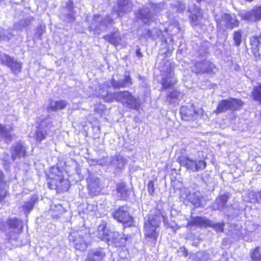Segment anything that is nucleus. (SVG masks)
Instances as JSON below:
<instances>
[{"label": "nucleus", "mask_w": 261, "mask_h": 261, "mask_svg": "<svg viewBox=\"0 0 261 261\" xmlns=\"http://www.w3.org/2000/svg\"><path fill=\"white\" fill-rule=\"evenodd\" d=\"M67 176V173L60 170L59 167H52L49 175L50 181L48 183V187L56 189L58 192L67 191L70 187Z\"/></svg>", "instance_id": "obj_1"}, {"label": "nucleus", "mask_w": 261, "mask_h": 261, "mask_svg": "<svg viewBox=\"0 0 261 261\" xmlns=\"http://www.w3.org/2000/svg\"><path fill=\"white\" fill-rule=\"evenodd\" d=\"M163 75L164 76L162 79L163 87L164 89L169 88L167 91V101L173 105L178 104L179 100L182 97V94L172 88V86L176 82L174 77L173 69L171 67L167 68L166 74Z\"/></svg>", "instance_id": "obj_2"}, {"label": "nucleus", "mask_w": 261, "mask_h": 261, "mask_svg": "<svg viewBox=\"0 0 261 261\" xmlns=\"http://www.w3.org/2000/svg\"><path fill=\"white\" fill-rule=\"evenodd\" d=\"M90 233L88 229L83 228L71 232L69 236L70 244L76 250L84 251L87 248Z\"/></svg>", "instance_id": "obj_3"}, {"label": "nucleus", "mask_w": 261, "mask_h": 261, "mask_svg": "<svg viewBox=\"0 0 261 261\" xmlns=\"http://www.w3.org/2000/svg\"><path fill=\"white\" fill-rule=\"evenodd\" d=\"M160 222L159 216L152 214L149 215L148 219L145 221L144 226V234L146 237L156 239L158 235L157 229Z\"/></svg>", "instance_id": "obj_4"}, {"label": "nucleus", "mask_w": 261, "mask_h": 261, "mask_svg": "<svg viewBox=\"0 0 261 261\" xmlns=\"http://www.w3.org/2000/svg\"><path fill=\"white\" fill-rule=\"evenodd\" d=\"M115 98L117 101L122 103L123 105L127 108L135 110H138L139 108V100L127 91L116 93Z\"/></svg>", "instance_id": "obj_5"}, {"label": "nucleus", "mask_w": 261, "mask_h": 261, "mask_svg": "<svg viewBox=\"0 0 261 261\" xmlns=\"http://www.w3.org/2000/svg\"><path fill=\"white\" fill-rule=\"evenodd\" d=\"M112 22V19L109 16H106L103 18L99 15H95L89 25V30L99 34L101 31L106 29L107 26L111 24Z\"/></svg>", "instance_id": "obj_6"}, {"label": "nucleus", "mask_w": 261, "mask_h": 261, "mask_svg": "<svg viewBox=\"0 0 261 261\" xmlns=\"http://www.w3.org/2000/svg\"><path fill=\"white\" fill-rule=\"evenodd\" d=\"M179 160V163L181 166L193 172L203 170L206 167V163L202 160L197 161L185 156H181Z\"/></svg>", "instance_id": "obj_7"}, {"label": "nucleus", "mask_w": 261, "mask_h": 261, "mask_svg": "<svg viewBox=\"0 0 261 261\" xmlns=\"http://www.w3.org/2000/svg\"><path fill=\"white\" fill-rule=\"evenodd\" d=\"M191 225H198L205 227H212L217 231L223 232L224 227V223H214L205 217H196L192 219L190 222Z\"/></svg>", "instance_id": "obj_8"}, {"label": "nucleus", "mask_w": 261, "mask_h": 261, "mask_svg": "<svg viewBox=\"0 0 261 261\" xmlns=\"http://www.w3.org/2000/svg\"><path fill=\"white\" fill-rule=\"evenodd\" d=\"M114 218L119 222L130 226L133 223V217L128 213V208L126 206H122L117 210L112 212Z\"/></svg>", "instance_id": "obj_9"}, {"label": "nucleus", "mask_w": 261, "mask_h": 261, "mask_svg": "<svg viewBox=\"0 0 261 261\" xmlns=\"http://www.w3.org/2000/svg\"><path fill=\"white\" fill-rule=\"evenodd\" d=\"M217 26L220 29H230L238 27L239 21L234 14H224L221 19L216 18Z\"/></svg>", "instance_id": "obj_10"}, {"label": "nucleus", "mask_w": 261, "mask_h": 261, "mask_svg": "<svg viewBox=\"0 0 261 261\" xmlns=\"http://www.w3.org/2000/svg\"><path fill=\"white\" fill-rule=\"evenodd\" d=\"M180 200L184 202H189L196 207L201 205L200 193L199 191L191 193L189 190L184 188L180 190Z\"/></svg>", "instance_id": "obj_11"}, {"label": "nucleus", "mask_w": 261, "mask_h": 261, "mask_svg": "<svg viewBox=\"0 0 261 261\" xmlns=\"http://www.w3.org/2000/svg\"><path fill=\"white\" fill-rule=\"evenodd\" d=\"M242 106L241 100L236 99L222 100L218 105L216 109L217 113L224 112L228 110L234 111Z\"/></svg>", "instance_id": "obj_12"}, {"label": "nucleus", "mask_w": 261, "mask_h": 261, "mask_svg": "<svg viewBox=\"0 0 261 261\" xmlns=\"http://www.w3.org/2000/svg\"><path fill=\"white\" fill-rule=\"evenodd\" d=\"M192 71L196 73H214L217 69L215 65L208 61L196 63L192 67Z\"/></svg>", "instance_id": "obj_13"}, {"label": "nucleus", "mask_w": 261, "mask_h": 261, "mask_svg": "<svg viewBox=\"0 0 261 261\" xmlns=\"http://www.w3.org/2000/svg\"><path fill=\"white\" fill-rule=\"evenodd\" d=\"M8 224L12 230L9 232V239L16 240L23 228V222L18 219H11L8 221Z\"/></svg>", "instance_id": "obj_14"}, {"label": "nucleus", "mask_w": 261, "mask_h": 261, "mask_svg": "<svg viewBox=\"0 0 261 261\" xmlns=\"http://www.w3.org/2000/svg\"><path fill=\"white\" fill-rule=\"evenodd\" d=\"M27 147L22 142L14 143L11 148L12 159L14 161L16 159L24 157L26 155Z\"/></svg>", "instance_id": "obj_15"}, {"label": "nucleus", "mask_w": 261, "mask_h": 261, "mask_svg": "<svg viewBox=\"0 0 261 261\" xmlns=\"http://www.w3.org/2000/svg\"><path fill=\"white\" fill-rule=\"evenodd\" d=\"M200 111H196L194 106L193 105H190L189 107H181L180 109V113L183 120L189 121L194 119L196 115H198Z\"/></svg>", "instance_id": "obj_16"}, {"label": "nucleus", "mask_w": 261, "mask_h": 261, "mask_svg": "<svg viewBox=\"0 0 261 261\" xmlns=\"http://www.w3.org/2000/svg\"><path fill=\"white\" fill-rule=\"evenodd\" d=\"M132 8V4L129 0H119L117 5L114 7L113 11L118 17H121L124 13L130 11Z\"/></svg>", "instance_id": "obj_17"}, {"label": "nucleus", "mask_w": 261, "mask_h": 261, "mask_svg": "<svg viewBox=\"0 0 261 261\" xmlns=\"http://www.w3.org/2000/svg\"><path fill=\"white\" fill-rule=\"evenodd\" d=\"M241 17L248 21H257L261 19V6L250 11H243L240 13Z\"/></svg>", "instance_id": "obj_18"}, {"label": "nucleus", "mask_w": 261, "mask_h": 261, "mask_svg": "<svg viewBox=\"0 0 261 261\" xmlns=\"http://www.w3.org/2000/svg\"><path fill=\"white\" fill-rule=\"evenodd\" d=\"M188 12L190 13L189 17L193 25H197L199 23L201 18V10L199 7L195 4L189 6Z\"/></svg>", "instance_id": "obj_19"}, {"label": "nucleus", "mask_w": 261, "mask_h": 261, "mask_svg": "<svg viewBox=\"0 0 261 261\" xmlns=\"http://www.w3.org/2000/svg\"><path fill=\"white\" fill-rule=\"evenodd\" d=\"M124 235L120 234L118 231H112L110 230L107 241L115 244L116 247L123 245L127 240L124 238Z\"/></svg>", "instance_id": "obj_20"}, {"label": "nucleus", "mask_w": 261, "mask_h": 261, "mask_svg": "<svg viewBox=\"0 0 261 261\" xmlns=\"http://www.w3.org/2000/svg\"><path fill=\"white\" fill-rule=\"evenodd\" d=\"M251 50L256 59L261 58V34L258 37H252L250 40Z\"/></svg>", "instance_id": "obj_21"}, {"label": "nucleus", "mask_w": 261, "mask_h": 261, "mask_svg": "<svg viewBox=\"0 0 261 261\" xmlns=\"http://www.w3.org/2000/svg\"><path fill=\"white\" fill-rule=\"evenodd\" d=\"M110 81L107 82L104 86H100V88L98 92V95L101 97L106 101L111 102L114 99H116L115 93H109L108 92V88L110 87Z\"/></svg>", "instance_id": "obj_22"}, {"label": "nucleus", "mask_w": 261, "mask_h": 261, "mask_svg": "<svg viewBox=\"0 0 261 261\" xmlns=\"http://www.w3.org/2000/svg\"><path fill=\"white\" fill-rule=\"evenodd\" d=\"M110 83L111 85L114 88L128 87L133 84L129 73L126 72L125 73L124 79L123 80H120L119 81H116L114 79H112L110 81Z\"/></svg>", "instance_id": "obj_23"}, {"label": "nucleus", "mask_w": 261, "mask_h": 261, "mask_svg": "<svg viewBox=\"0 0 261 261\" xmlns=\"http://www.w3.org/2000/svg\"><path fill=\"white\" fill-rule=\"evenodd\" d=\"M136 15L138 19L142 20L145 23L152 21L154 17L153 14L147 7L139 9L136 13Z\"/></svg>", "instance_id": "obj_24"}, {"label": "nucleus", "mask_w": 261, "mask_h": 261, "mask_svg": "<svg viewBox=\"0 0 261 261\" xmlns=\"http://www.w3.org/2000/svg\"><path fill=\"white\" fill-rule=\"evenodd\" d=\"M105 256L106 253L101 249L91 250L88 254L86 261H102Z\"/></svg>", "instance_id": "obj_25"}, {"label": "nucleus", "mask_w": 261, "mask_h": 261, "mask_svg": "<svg viewBox=\"0 0 261 261\" xmlns=\"http://www.w3.org/2000/svg\"><path fill=\"white\" fill-rule=\"evenodd\" d=\"M228 197L226 194H223L216 198L215 203L212 205V208L214 210L222 211L225 207L228 201Z\"/></svg>", "instance_id": "obj_26"}, {"label": "nucleus", "mask_w": 261, "mask_h": 261, "mask_svg": "<svg viewBox=\"0 0 261 261\" xmlns=\"http://www.w3.org/2000/svg\"><path fill=\"white\" fill-rule=\"evenodd\" d=\"M104 38L109 43L115 46L120 44L121 41L120 32L118 30L114 31L110 35L105 36Z\"/></svg>", "instance_id": "obj_27"}, {"label": "nucleus", "mask_w": 261, "mask_h": 261, "mask_svg": "<svg viewBox=\"0 0 261 261\" xmlns=\"http://www.w3.org/2000/svg\"><path fill=\"white\" fill-rule=\"evenodd\" d=\"M68 103V102L65 100L50 101L48 109L52 111H57L65 108Z\"/></svg>", "instance_id": "obj_28"}, {"label": "nucleus", "mask_w": 261, "mask_h": 261, "mask_svg": "<svg viewBox=\"0 0 261 261\" xmlns=\"http://www.w3.org/2000/svg\"><path fill=\"white\" fill-rule=\"evenodd\" d=\"M73 3L72 1H69L67 4V6L64 10L66 21L67 22H72L75 20V14L73 11Z\"/></svg>", "instance_id": "obj_29"}, {"label": "nucleus", "mask_w": 261, "mask_h": 261, "mask_svg": "<svg viewBox=\"0 0 261 261\" xmlns=\"http://www.w3.org/2000/svg\"><path fill=\"white\" fill-rule=\"evenodd\" d=\"M117 192L118 196L121 199H126L127 198L130 192V191L127 189L126 185L123 183L117 185Z\"/></svg>", "instance_id": "obj_30"}, {"label": "nucleus", "mask_w": 261, "mask_h": 261, "mask_svg": "<svg viewBox=\"0 0 261 261\" xmlns=\"http://www.w3.org/2000/svg\"><path fill=\"white\" fill-rule=\"evenodd\" d=\"M109 231L110 230L107 229L106 224L102 223L98 226L96 236L100 239L107 241Z\"/></svg>", "instance_id": "obj_31"}, {"label": "nucleus", "mask_w": 261, "mask_h": 261, "mask_svg": "<svg viewBox=\"0 0 261 261\" xmlns=\"http://www.w3.org/2000/svg\"><path fill=\"white\" fill-rule=\"evenodd\" d=\"M46 123V121L42 122L40 125V127L38 128L37 130H36L35 133V138L37 141L41 142L42 140L45 139L47 132L46 128L48 127V125L46 126L45 128L43 127Z\"/></svg>", "instance_id": "obj_32"}, {"label": "nucleus", "mask_w": 261, "mask_h": 261, "mask_svg": "<svg viewBox=\"0 0 261 261\" xmlns=\"http://www.w3.org/2000/svg\"><path fill=\"white\" fill-rule=\"evenodd\" d=\"M88 188L90 192L94 194H96L99 192V180L98 178L89 179Z\"/></svg>", "instance_id": "obj_33"}, {"label": "nucleus", "mask_w": 261, "mask_h": 261, "mask_svg": "<svg viewBox=\"0 0 261 261\" xmlns=\"http://www.w3.org/2000/svg\"><path fill=\"white\" fill-rule=\"evenodd\" d=\"M11 127H5L2 124H0V138L7 141H11Z\"/></svg>", "instance_id": "obj_34"}, {"label": "nucleus", "mask_w": 261, "mask_h": 261, "mask_svg": "<svg viewBox=\"0 0 261 261\" xmlns=\"http://www.w3.org/2000/svg\"><path fill=\"white\" fill-rule=\"evenodd\" d=\"M186 0H179L178 1H173L171 4V7L176 12L182 13L186 10Z\"/></svg>", "instance_id": "obj_35"}, {"label": "nucleus", "mask_w": 261, "mask_h": 261, "mask_svg": "<svg viewBox=\"0 0 261 261\" xmlns=\"http://www.w3.org/2000/svg\"><path fill=\"white\" fill-rule=\"evenodd\" d=\"M36 198L32 197L29 201H26L22 205L21 208L24 211V214L27 216L29 212L33 210Z\"/></svg>", "instance_id": "obj_36"}, {"label": "nucleus", "mask_w": 261, "mask_h": 261, "mask_svg": "<svg viewBox=\"0 0 261 261\" xmlns=\"http://www.w3.org/2000/svg\"><path fill=\"white\" fill-rule=\"evenodd\" d=\"M4 174L0 170V202H2L6 194V182L3 180Z\"/></svg>", "instance_id": "obj_37"}, {"label": "nucleus", "mask_w": 261, "mask_h": 261, "mask_svg": "<svg viewBox=\"0 0 261 261\" xmlns=\"http://www.w3.org/2000/svg\"><path fill=\"white\" fill-rule=\"evenodd\" d=\"M126 163V160L121 155L114 156L113 166L117 168H122Z\"/></svg>", "instance_id": "obj_38"}, {"label": "nucleus", "mask_w": 261, "mask_h": 261, "mask_svg": "<svg viewBox=\"0 0 261 261\" xmlns=\"http://www.w3.org/2000/svg\"><path fill=\"white\" fill-rule=\"evenodd\" d=\"M9 67L11 68L12 72L16 75L21 71L22 65L21 63L13 60Z\"/></svg>", "instance_id": "obj_39"}, {"label": "nucleus", "mask_w": 261, "mask_h": 261, "mask_svg": "<svg viewBox=\"0 0 261 261\" xmlns=\"http://www.w3.org/2000/svg\"><path fill=\"white\" fill-rule=\"evenodd\" d=\"M13 58H11L8 55L5 54H0V62L4 65L9 67L11 65V63L13 61Z\"/></svg>", "instance_id": "obj_40"}, {"label": "nucleus", "mask_w": 261, "mask_h": 261, "mask_svg": "<svg viewBox=\"0 0 261 261\" xmlns=\"http://www.w3.org/2000/svg\"><path fill=\"white\" fill-rule=\"evenodd\" d=\"M30 21L31 20L28 19L20 20L14 24V29L16 30H21L25 27L29 25Z\"/></svg>", "instance_id": "obj_41"}, {"label": "nucleus", "mask_w": 261, "mask_h": 261, "mask_svg": "<svg viewBox=\"0 0 261 261\" xmlns=\"http://www.w3.org/2000/svg\"><path fill=\"white\" fill-rule=\"evenodd\" d=\"M253 98L261 103V84L254 88L252 92Z\"/></svg>", "instance_id": "obj_42"}, {"label": "nucleus", "mask_w": 261, "mask_h": 261, "mask_svg": "<svg viewBox=\"0 0 261 261\" xmlns=\"http://www.w3.org/2000/svg\"><path fill=\"white\" fill-rule=\"evenodd\" d=\"M114 156H106L103 159L99 160L98 161L99 164L101 165H111L113 166Z\"/></svg>", "instance_id": "obj_43"}, {"label": "nucleus", "mask_w": 261, "mask_h": 261, "mask_svg": "<svg viewBox=\"0 0 261 261\" xmlns=\"http://www.w3.org/2000/svg\"><path fill=\"white\" fill-rule=\"evenodd\" d=\"M233 38L234 44L236 46H239L242 42V33L241 31H238L234 32Z\"/></svg>", "instance_id": "obj_44"}, {"label": "nucleus", "mask_w": 261, "mask_h": 261, "mask_svg": "<svg viewBox=\"0 0 261 261\" xmlns=\"http://www.w3.org/2000/svg\"><path fill=\"white\" fill-rule=\"evenodd\" d=\"M259 249V247H256L251 253V257L253 261H259L261 259V254Z\"/></svg>", "instance_id": "obj_45"}, {"label": "nucleus", "mask_w": 261, "mask_h": 261, "mask_svg": "<svg viewBox=\"0 0 261 261\" xmlns=\"http://www.w3.org/2000/svg\"><path fill=\"white\" fill-rule=\"evenodd\" d=\"M166 32H169L171 35H174L179 31L178 24L177 22L170 25L168 29L165 30Z\"/></svg>", "instance_id": "obj_46"}, {"label": "nucleus", "mask_w": 261, "mask_h": 261, "mask_svg": "<svg viewBox=\"0 0 261 261\" xmlns=\"http://www.w3.org/2000/svg\"><path fill=\"white\" fill-rule=\"evenodd\" d=\"M197 261H208L210 255L206 252H199L196 253Z\"/></svg>", "instance_id": "obj_47"}, {"label": "nucleus", "mask_w": 261, "mask_h": 261, "mask_svg": "<svg viewBox=\"0 0 261 261\" xmlns=\"http://www.w3.org/2000/svg\"><path fill=\"white\" fill-rule=\"evenodd\" d=\"M12 35L8 32L4 31L3 30H0V41L1 40H9Z\"/></svg>", "instance_id": "obj_48"}, {"label": "nucleus", "mask_w": 261, "mask_h": 261, "mask_svg": "<svg viewBox=\"0 0 261 261\" xmlns=\"http://www.w3.org/2000/svg\"><path fill=\"white\" fill-rule=\"evenodd\" d=\"M258 225L253 222H249L246 225V230L249 232H252L256 230Z\"/></svg>", "instance_id": "obj_49"}, {"label": "nucleus", "mask_w": 261, "mask_h": 261, "mask_svg": "<svg viewBox=\"0 0 261 261\" xmlns=\"http://www.w3.org/2000/svg\"><path fill=\"white\" fill-rule=\"evenodd\" d=\"M105 109V106L101 104H97L94 106V111L100 116L102 115Z\"/></svg>", "instance_id": "obj_50"}, {"label": "nucleus", "mask_w": 261, "mask_h": 261, "mask_svg": "<svg viewBox=\"0 0 261 261\" xmlns=\"http://www.w3.org/2000/svg\"><path fill=\"white\" fill-rule=\"evenodd\" d=\"M248 198L251 203H256L257 202V192L251 191L248 194Z\"/></svg>", "instance_id": "obj_51"}, {"label": "nucleus", "mask_w": 261, "mask_h": 261, "mask_svg": "<svg viewBox=\"0 0 261 261\" xmlns=\"http://www.w3.org/2000/svg\"><path fill=\"white\" fill-rule=\"evenodd\" d=\"M147 188L148 192L150 194H152L154 191V182L152 180H150L149 181Z\"/></svg>", "instance_id": "obj_52"}, {"label": "nucleus", "mask_w": 261, "mask_h": 261, "mask_svg": "<svg viewBox=\"0 0 261 261\" xmlns=\"http://www.w3.org/2000/svg\"><path fill=\"white\" fill-rule=\"evenodd\" d=\"M261 203V191L257 192V202Z\"/></svg>", "instance_id": "obj_53"}, {"label": "nucleus", "mask_w": 261, "mask_h": 261, "mask_svg": "<svg viewBox=\"0 0 261 261\" xmlns=\"http://www.w3.org/2000/svg\"><path fill=\"white\" fill-rule=\"evenodd\" d=\"M136 55L137 57H142V53H141L140 51V49H137L136 50Z\"/></svg>", "instance_id": "obj_54"}, {"label": "nucleus", "mask_w": 261, "mask_h": 261, "mask_svg": "<svg viewBox=\"0 0 261 261\" xmlns=\"http://www.w3.org/2000/svg\"><path fill=\"white\" fill-rule=\"evenodd\" d=\"M147 35L148 36H152V33L150 31H147Z\"/></svg>", "instance_id": "obj_55"}, {"label": "nucleus", "mask_w": 261, "mask_h": 261, "mask_svg": "<svg viewBox=\"0 0 261 261\" xmlns=\"http://www.w3.org/2000/svg\"><path fill=\"white\" fill-rule=\"evenodd\" d=\"M162 33V31L160 30L159 33H157V35L160 36Z\"/></svg>", "instance_id": "obj_56"}, {"label": "nucleus", "mask_w": 261, "mask_h": 261, "mask_svg": "<svg viewBox=\"0 0 261 261\" xmlns=\"http://www.w3.org/2000/svg\"><path fill=\"white\" fill-rule=\"evenodd\" d=\"M244 239H245V240H246L247 241H249V240H250V239H246V238H245V237L244 238Z\"/></svg>", "instance_id": "obj_57"}, {"label": "nucleus", "mask_w": 261, "mask_h": 261, "mask_svg": "<svg viewBox=\"0 0 261 261\" xmlns=\"http://www.w3.org/2000/svg\"><path fill=\"white\" fill-rule=\"evenodd\" d=\"M41 34H42L41 33H40L39 34V36H40Z\"/></svg>", "instance_id": "obj_58"}, {"label": "nucleus", "mask_w": 261, "mask_h": 261, "mask_svg": "<svg viewBox=\"0 0 261 261\" xmlns=\"http://www.w3.org/2000/svg\"><path fill=\"white\" fill-rule=\"evenodd\" d=\"M97 129H98V130H99V129H100L99 127H97Z\"/></svg>", "instance_id": "obj_59"}]
</instances>
